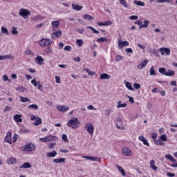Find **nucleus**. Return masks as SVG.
I'll list each match as a JSON object with an SVG mask.
<instances>
[{"instance_id": "22", "label": "nucleus", "mask_w": 177, "mask_h": 177, "mask_svg": "<svg viewBox=\"0 0 177 177\" xmlns=\"http://www.w3.org/2000/svg\"><path fill=\"white\" fill-rule=\"evenodd\" d=\"M121 103H122V102H121V101H119L118 102L117 109H122V108L124 109V108L127 107V103H123V104H121Z\"/></svg>"}, {"instance_id": "43", "label": "nucleus", "mask_w": 177, "mask_h": 177, "mask_svg": "<svg viewBox=\"0 0 177 177\" xmlns=\"http://www.w3.org/2000/svg\"><path fill=\"white\" fill-rule=\"evenodd\" d=\"M28 109H34L35 110H38V105L33 104L29 105L28 106Z\"/></svg>"}, {"instance_id": "10", "label": "nucleus", "mask_w": 177, "mask_h": 177, "mask_svg": "<svg viewBox=\"0 0 177 177\" xmlns=\"http://www.w3.org/2000/svg\"><path fill=\"white\" fill-rule=\"evenodd\" d=\"M139 140H140L141 142H143V145H145V146H148L150 147V144L149 143L148 140L147 139L145 138V136H140L138 137Z\"/></svg>"}, {"instance_id": "23", "label": "nucleus", "mask_w": 177, "mask_h": 177, "mask_svg": "<svg viewBox=\"0 0 177 177\" xmlns=\"http://www.w3.org/2000/svg\"><path fill=\"white\" fill-rule=\"evenodd\" d=\"M150 167L153 171H157V169H158V167H157V166H156L155 162L153 160L150 161Z\"/></svg>"}, {"instance_id": "28", "label": "nucleus", "mask_w": 177, "mask_h": 177, "mask_svg": "<svg viewBox=\"0 0 177 177\" xmlns=\"http://www.w3.org/2000/svg\"><path fill=\"white\" fill-rule=\"evenodd\" d=\"M119 3L124 6V8H128V3H127V0H119Z\"/></svg>"}, {"instance_id": "16", "label": "nucleus", "mask_w": 177, "mask_h": 177, "mask_svg": "<svg viewBox=\"0 0 177 177\" xmlns=\"http://www.w3.org/2000/svg\"><path fill=\"white\" fill-rule=\"evenodd\" d=\"M32 167V165H31L30 162H26L25 163H24L21 167H19L20 169H28V168H31Z\"/></svg>"}, {"instance_id": "58", "label": "nucleus", "mask_w": 177, "mask_h": 177, "mask_svg": "<svg viewBox=\"0 0 177 177\" xmlns=\"http://www.w3.org/2000/svg\"><path fill=\"white\" fill-rule=\"evenodd\" d=\"M73 60L76 63H80V62H81V58H80V57H76L73 58Z\"/></svg>"}, {"instance_id": "52", "label": "nucleus", "mask_w": 177, "mask_h": 177, "mask_svg": "<svg viewBox=\"0 0 177 177\" xmlns=\"http://www.w3.org/2000/svg\"><path fill=\"white\" fill-rule=\"evenodd\" d=\"M31 83L32 84L33 86H38V82L35 79H33L31 81Z\"/></svg>"}, {"instance_id": "25", "label": "nucleus", "mask_w": 177, "mask_h": 177, "mask_svg": "<svg viewBox=\"0 0 177 177\" xmlns=\"http://www.w3.org/2000/svg\"><path fill=\"white\" fill-rule=\"evenodd\" d=\"M55 156H57V152L56 151H53V152H48L46 154L47 157H51V158H55Z\"/></svg>"}, {"instance_id": "17", "label": "nucleus", "mask_w": 177, "mask_h": 177, "mask_svg": "<svg viewBox=\"0 0 177 177\" xmlns=\"http://www.w3.org/2000/svg\"><path fill=\"white\" fill-rule=\"evenodd\" d=\"M143 23L144 24H142V25L139 26V28H147V27H149V24H150V21L145 20Z\"/></svg>"}, {"instance_id": "5", "label": "nucleus", "mask_w": 177, "mask_h": 177, "mask_svg": "<svg viewBox=\"0 0 177 177\" xmlns=\"http://www.w3.org/2000/svg\"><path fill=\"white\" fill-rule=\"evenodd\" d=\"M85 129L90 135H93V132H95V127L91 123L86 124Z\"/></svg>"}, {"instance_id": "27", "label": "nucleus", "mask_w": 177, "mask_h": 177, "mask_svg": "<svg viewBox=\"0 0 177 177\" xmlns=\"http://www.w3.org/2000/svg\"><path fill=\"white\" fill-rule=\"evenodd\" d=\"M59 24H60V22L59 21H53L51 22L52 27L55 28H57V27H59Z\"/></svg>"}, {"instance_id": "44", "label": "nucleus", "mask_w": 177, "mask_h": 177, "mask_svg": "<svg viewBox=\"0 0 177 177\" xmlns=\"http://www.w3.org/2000/svg\"><path fill=\"white\" fill-rule=\"evenodd\" d=\"M76 43L78 46H82V45H84V41H82V39L76 40Z\"/></svg>"}, {"instance_id": "62", "label": "nucleus", "mask_w": 177, "mask_h": 177, "mask_svg": "<svg viewBox=\"0 0 177 177\" xmlns=\"http://www.w3.org/2000/svg\"><path fill=\"white\" fill-rule=\"evenodd\" d=\"M6 111H10V106H6L3 112L6 113Z\"/></svg>"}, {"instance_id": "45", "label": "nucleus", "mask_w": 177, "mask_h": 177, "mask_svg": "<svg viewBox=\"0 0 177 177\" xmlns=\"http://www.w3.org/2000/svg\"><path fill=\"white\" fill-rule=\"evenodd\" d=\"M91 161H95V162H100L101 159L99 157L93 156Z\"/></svg>"}, {"instance_id": "29", "label": "nucleus", "mask_w": 177, "mask_h": 177, "mask_svg": "<svg viewBox=\"0 0 177 177\" xmlns=\"http://www.w3.org/2000/svg\"><path fill=\"white\" fill-rule=\"evenodd\" d=\"M1 33L5 34L6 35H9V31L8 30V28L4 26L1 27Z\"/></svg>"}, {"instance_id": "18", "label": "nucleus", "mask_w": 177, "mask_h": 177, "mask_svg": "<svg viewBox=\"0 0 177 177\" xmlns=\"http://www.w3.org/2000/svg\"><path fill=\"white\" fill-rule=\"evenodd\" d=\"M14 120L16 122H23V119H21V115L19 114H16L14 116Z\"/></svg>"}, {"instance_id": "12", "label": "nucleus", "mask_w": 177, "mask_h": 177, "mask_svg": "<svg viewBox=\"0 0 177 177\" xmlns=\"http://www.w3.org/2000/svg\"><path fill=\"white\" fill-rule=\"evenodd\" d=\"M122 153L123 156H131V154H132V152H131V151L128 148H124L122 149Z\"/></svg>"}, {"instance_id": "8", "label": "nucleus", "mask_w": 177, "mask_h": 177, "mask_svg": "<svg viewBox=\"0 0 177 177\" xmlns=\"http://www.w3.org/2000/svg\"><path fill=\"white\" fill-rule=\"evenodd\" d=\"M60 37H62V31L61 30L56 31L51 35V38L53 39H56L57 38H60Z\"/></svg>"}, {"instance_id": "38", "label": "nucleus", "mask_w": 177, "mask_h": 177, "mask_svg": "<svg viewBox=\"0 0 177 177\" xmlns=\"http://www.w3.org/2000/svg\"><path fill=\"white\" fill-rule=\"evenodd\" d=\"M16 162H17V160L15 158H11L8 161V164H16Z\"/></svg>"}, {"instance_id": "56", "label": "nucleus", "mask_w": 177, "mask_h": 177, "mask_svg": "<svg viewBox=\"0 0 177 177\" xmlns=\"http://www.w3.org/2000/svg\"><path fill=\"white\" fill-rule=\"evenodd\" d=\"M133 88L136 89H140V84L135 83L133 84Z\"/></svg>"}, {"instance_id": "55", "label": "nucleus", "mask_w": 177, "mask_h": 177, "mask_svg": "<svg viewBox=\"0 0 177 177\" xmlns=\"http://www.w3.org/2000/svg\"><path fill=\"white\" fill-rule=\"evenodd\" d=\"M130 20H138L139 19V17L136 15H133L129 17Z\"/></svg>"}, {"instance_id": "32", "label": "nucleus", "mask_w": 177, "mask_h": 177, "mask_svg": "<svg viewBox=\"0 0 177 177\" xmlns=\"http://www.w3.org/2000/svg\"><path fill=\"white\" fill-rule=\"evenodd\" d=\"M165 75L167 77H172V76L175 75V71L169 70L167 71V73H165Z\"/></svg>"}, {"instance_id": "31", "label": "nucleus", "mask_w": 177, "mask_h": 177, "mask_svg": "<svg viewBox=\"0 0 177 177\" xmlns=\"http://www.w3.org/2000/svg\"><path fill=\"white\" fill-rule=\"evenodd\" d=\"M6 59H12V55H0V60H6Z\"/></svg>"}, {"instance_id": "41", "label": "nucleus", "mask_w": 177, "mask_h": 177, "mask_svg": "<svg viewBox=\"0 0 177 177\" xmlns=\"http://www.w3.org/2000/svg\"><path fill=\"white\" fill-rule=\"evenodd\" d=\"M159 73L160 74H162L163 75H165V74H167V70L165 69V68H160Z\"/></svg>"}, {"instance_id": "63", "label": "nucleus", "mask_w": 177, "mask_h": 177, "mask_svg": "<svg viewBox=\"0 0 177 177\" xmlns=\"http://www.w3.org/2000/svg\"><path fill=\"white\" fill-rule=\"evenodd\" d=\"M64 49V50L70 51V50H71V46H66Z\"/></svg>"}, {"instance_id": "39", "label": "nucleus", "mask_w": 177, "mask_h": 177, "mask_svg": "<svg viewBox=\"0 0 177 177\" xmlns=\"http://www.w3.org/2000/svg\"><path fill=\"white\" fill-rule=\"evenodd\" d=\"M20 100L22 103H26V102H30V99L26 97L20 96Z\"/></svg>"}, {"instance_id": "54", "label": "nucleus", "mask_w": 177, "mask_h": 177, "mask_svg": "<svg viewBox=\"0 0 177 177\" xmlns=\"http://www.w3.org/2000/svg\"><path fill=\"white\" fill-rule=\"evenodd\" d=\"M123 59L122 56L121 55H117L115 57L116 62H121V60Z\"/></svg>"}, {"instance_id": "47", "label": "nucleus", "mask_w": 177, "mask_h": 177, "mask_svg": "<svg viewBox=\"0 0 177 177\" xmlns=\"http://www.w3.org/2000/svg\"><path fill=\"white\" fill-rule=\"evenodd\" d=\"M83 71H86V73H88V75H91V76L95 74V73L91 72V71L88 68H84Z\"/></svg>"}, {"instance_id": "59", "label": "nucleus", "mask_w": 177, "mask_h": 177, "mask_svg": "<svg viewBox=\"0 0 177 177\" xmlns=\"http://www.w3.org/2000/svg\"><path fill=\"white\" fill-rule=\"evenodd\" d=\"M46 52L47 53H52V47L49 46L46 48Z\"/></svg>"}, {"instance_id": "24", "label": "nucleus", "mask_w": 177, "mask_h": 177, "mask_svg": "<svg viewBox=\"0 0 177 177\" xmlns=\"http://www.w3.org/2000/svg\"><path fill=\"white\" fill-rule=\"evenodd\" d=\"M116 167L120 172H121L122 176H125V175H127V173L125 172V170H124V168H122V167L119 165H116Z\"/></svg>"}, {"instance_id": "37", "label": "nucleus", "mask_w": 177, "mask_h": 177, "mask_svg": "<svg viewBox=\"0 0 177 177\" xmlns=\"http://www.w3.org/2000/svg\"><path fill=\"white\" fill-rule=\"evenodd\" d=\"M11 33L13 35H17L19 34V31H17V28L12 27L11 30Z\"/></svg>"}, {"instance_id": "3", "label": "nucleus", "mask_w": 177, "mask_h": 177, "mask_svg": "<svg viewBox=\"0 0 177 177\" xmlns=\"http://www.w3.org/2000/svg\"><path fill=\"white\" fill-rule=\"evenodd\" d=\"M19 15L21 16V17H23V19H28V16L31 15V11L22 8L19 10Z\"/></svg>"}, {"instance_id": "46", "label": "nucleus", "mask_w": 177, "mask_h": 177, "mask_svg": "<svg viewBox=\"0 0 177 177\" xmlns=\"http://www.w3.org/2000/svg\"><path fill=\"white\" fill-rule=\"evenodd\" d=\"M62 138L64 140V142H66V143H68V139L67 138V135L62 134Z\"/></svg>"}, {"instance_id": "30", "label": "nucleus", "mask_w": 177, "mask_h": 177, "mask_svg": "<svg viewBox=\"0 0 177 177\" xmlns=\"http://www.w3.org/2000/svg\"><path fill=\"white\" fill-rule=\"evenodd\" d=\"M162 140H155L154 143L156 144L158 146H164L165 143L164 142H162Z\"/></svg>"}, {"instance_id": "6", "label": "nucleus", "mask_w": 177, "mask_h": 177, "mask_svg": "<svg viewBox=\"0 0 177 177\" xmlns=\"http://www.w3.org/2000/svg\"><path fill=\"white\" fill-rule=\"evenodd\" d=\"M31 121H35V120H37L36 122L34 123V125L37 127L38 125H41L42 124V119L39 117H35L34 115H32L30 116Z\"/></svg>"}, {"instance_id": "20", "label": "nucleus", "mask_w": 177, "mask_h": 177, "mask_svg": "<svg viewBox=\"0 0 177 177\" xmlns=\"http://www.w3.org/2000/svg\"><path fill=\"white\" fill-rule=\"evenodd\" d=\"M66 162V158H62L59 159H53V162H55L56 164H59L60 162Z\"/></svg>"}, {"instance_id": "1", "label": "nucleus", "mask_w": 177, "mask_h": 177, "mask_svg": "<svg viewBox=\"0 0 177 177\" xmlns=\"http://www.w3.org/2000/svg\"><path fill=\"white\" fill-rule=\"evenodd\" d=\"M80 124L81 122H80V120H78V118H73V119L68 120L67 125L73 129H77L80 128Z\"/></svg>"}, {"instance_id": "64", "label": "nucleus", "mask_w": 177, "mask_h": 177, "mask_svg": "<svg viewBox=\"0 0 177 177\" xmlns=\"http://www.w3.org/2000/svg\"><path fill=\"white\" fill-rule=\"evenodd\" d=\"M167 176L174 177L175 176V174L168 172V173H167Z\"/></svg>"}, {"instance_id": "53", "label": "nucleus", "mask_w": 177, "mask_h": 177, "mask_svg": "<svg viewBox=\"0 0 177 177\" xmlns=\"http://www.w3.org/2000/svg\"><path fill=\"white\" fill-rule=\"evenodd\" d=\"M110 113H111V109H108L105 111V115L109 117L110 115Z\"/></svg>"}, {"instance_id": "2", "label": "nucleus", "mask_w": 177, "mask_h": 177, "mask_svg": "<svg viewBox=\"0 0 177 177\" xmlns=\"http://www.w3.org/2000/svg\"><path fill=\"white\" fill-rule=\"evenodd\" d=\"M22 151H34L35 150V145L30 143L26 144L21 147Z\"/></svg>"}, {"instance_id": "33", "label": "nucleus", "mask_w": 177, "mask_h": 177, "mask_svg": "<svg viewBox=\"0 0 177 177\" xmlns=\"http://www.w3.org/2000/svg\"><path fill=\"white\" fill-rule=\"evenodd\" d=\"M56 139H57V138H56L55 136H47L48 142H53V140H56Z\"/></svg>"}, {"instance_id": "7", "label": "nucleus", "mask_w": 177, "mask_h": 177, "mask_svg": "<svg viewBox=\"0 0 177 177\" xmlns=\"http://www.w3.org/2000/svg\"><path fill=\"white\" fill-rule=\"evenodd\" d=\"M4 140L7 142V143H10V145H12V132L11 131H8L6 133Z\"/></svg>"}, {"instance_id": "9", "label": "nucleus", "mask_w": 177, "mask_h": 177, "mask_svg": "<svg viewBox=\"0 0 177 177\" xmlns=\"http://www.w3.org/2000/svg\"><path fill=\"white\" fill-rule=\"evenodd\" d=\"M72 8L73 9V10H77V12H80V10H82V9H84V6L73 3Z\"/></svg>"}, {"instance_id": "4", "label": "nucleus", "mask_w": 177, "mask_h": 177, "mask_svg": "<svg viewBox=\"0 0 177 177\" xmlns=\"http://www.w3.org/2000/svg\"><path fill=\"white\" fill-rule=\"evenodd\" d=\"M52 44V40L49 39H42L39 41V45L41 48H45V46H49V45Z\"/></svg>"}, {"instance_id": "34", "label": "nucleus", "mask_w": 177, "mask_h": 177, "mask_svg": "<svg viewBox=\"0 0 177 177\" xmlns=\"http://www.w3.org/2000/svg\"><path fill=\"white\" fill-rule=\"evenodd\" d=\"M160 140H162V142H167L168 138H167V135L162 134L160 136Z\"/></svg>"}, {"instance_id": "49", "label": "nucleus", "mask_w": 177, "mask_h": 177, "mask_svg": "<svg viewBox=\"0 0 177 177\" xmlns=\"http://www.w3.org/2000/svg\"><path fill=\"white\" fill-rule=\"evenodd\" d=\"M165 53L167 56H169V55H171V50L168 48H165Z\"/></svg>"}, {"instance_id": "11", "label": "nucleus", "mask_w": 177, "mask_h": 177, "mask_svg": "<svg viewBox=\"0 0 177 177\" xmlns=\"http://www.w3.org/2000/svg\"><path fill=\"white\" fill-rule=\"evenodd\" d=\"M129 45V41H122L121 40H119L118 41V46L119 48H120V49H122V48H124V46H128Z\"/></svg>"}, {"instance_id": "51", "label": "nucleus", "mask_w": 177, "mask_h": 177, "mask_svg": "<svg viewBox=\"0 0 177 177\" xmlns=\"http://www.w3.org/2000/svg\"><path fill=\"white\" fill-rule=\"evenodd\" d=\"M25 53H26V55H34V53H32V52L31 51V49H30V48H27L25 51Z\"/></svg>"}, {"instance_id": "26", "label": "nucleus", "mask_w": 177, "mask_h": 177, "mask_svg": "<svg viewBox=\"0 0 177 177\" xmlns=\"http://www.w3.org/2000/svg\"><path fill=\"white\" fill-rule=\"evenodd\" d=\"M126 87L127 88V89H129V91H133V87H132V84H131V82H124Z\"/></svg>"}, {"instance_id": "13", "label": "nucleus", "mask_w": 177, "mask_h": 177, "mask_svg": "<svg viewBox=\"0 0 177 177\" xmlns=\"http://www.w3.org/2000/svg\"><path fill=\"white\" fill-rule=\"evenodd\" d=\"M147 63H149L148 60L143 61L138 66V68L142 70L144 67H146V66H147Z\"/></svg>"}, {"instance_id": "42", "label": "nucleus", "mask_w": 177, "mask_h": 177, "mask_svg": "<svg viewBox=\"0 0 177 177\" xmlns=\"http://www.w3.org/2000/svg\"><path fill=\"white\" fill-rule=\"evenodd\" d=\"M149 75H156V70H154V66H151L149 71Z\"/></svg>"}, {"instance_id": "61", "label": "nucleus", "mask_w": 177, "mask_h": 177, "mask_svg": "<svg viewBox=\"0 0 177 177\" xmlns=\"http://www.w3.org/2000/svg\"><path fill=\"white\" fill-rule=\"evenodd\" d=\"M25 89H26V88H25L24 87H23V86L17 88V91H19L20 92H24V90H25Z\"/></svg>"}, {"instance_id": "35", "label": "nucleus", "mask_w": 177, "mask_h": 177, "mask_svg": "<svg viewBox=\"0 0 177 177\" xmlns=\"http://www.w3.org/2000/svg\"><path fill=\"white\" fill-rule=\"evenodd\" d=\"M82 17L85 19V20H93V17L89 15H84L82 16Z\"/></svg>"}, {"instance_id": "50", "label": "nucleus", "mask_w": 177, "mask_h": 177, "mask_svg": "<svg viewBox=\"0 0 177 177\" xmlns=\"http://www.w3.org/2000/svg\"><path fill=\"white\" fill-rule=\"evenodd\" d=\"M116 128L118 129H125V127H124V123L120 124V126L118 124H116Z\"/></svg>"}, {"instance_id": "40", "label": "nucleus", "mask_w": 177, "mask_h": 177, "mask_svg": "<svg viewBox=\"0 0 177 177\" xmlns=\"http://www.w3.org/2000/svg\"><path fill=\"white\" fill-rule=\"evenodd\" d=\"M97 42H109V39L106 37H100L97 39Z\"/></svg>"}, {"instance_id": "36", "label": "nucleus", "mask_w": 177, "mask_h": 177, "mask_svg": "<svg viewBox=\"0 0 177 177\" xmlns=\"http://www.w3.org/2000/svg\"><path fill=\"white\" fill-rule=\"evenodd\" d=\"M135 5H137L138 6H145V2L143 1H138L137 0H134Z\"/></svg>"}, {"instance_id": "19", "label": "nucleus", "mask_w": 177, "mask_h": 177, "mask_svg": "<svg viewBox=\"0 0 177 177\" xmlns=\"http://www.w3.org/2000/svg\"><path fill=\"white\" fill-rule=\"evenodd\" d=\"M57 109L59 111H62V113H64L65 111H68V107H66V106H58Z\"/></svg>"}, {"instance_id": "15", "label": "nucleus", "mask_w": 177, "mask_h": 177, "mask_svg": "<svg viewBox=\"0 0 177 177\" xmlns=\"http://www.w3.org/2000/svg\"><path fill=\"white\" fill-rule=\"evenodd\" d=\"M35 60L39 64V66H42L44 63V58L41 56H37Z\"/></svg>"}, {"instance_id": "14", "label": "nucleus", "mask_w": 177, "mask_h": 177, "mask_svg": "<svg viewBox=\"0 0 177 177\" xmlns=\"http://www.w3.org/2000/svg\"><path fill=\"white\" fill-rule=\"evenodd\" d=\"M111 76L107 73H102L100 75V80H110Z\"/></svg>"}, {"instance_id": "57", "label": "nucleus", "mask_w": 177, "mask_h": 177, "mask_svg": "<svg viewBox=\"0 0 177 177\" xmlns=\"http://www.w3.org/2000/svg\"><path fill=\"white\" fill-rule=\"evenodd\" d=\"M104 26H111L113 24V21H106L104 22Z\"/></svg>"}, {"instance_id": "21", "label": "nucleus", "mask_w": 177, "mask_h": 177, "mask_svg": "<svg viewBox=\"0 0 177 177\" xmlns=\"http://www.w3.org/2000/svg\"><path fill=\"white\" fill-rule=\"evenodd\" d=\"M165 158H167V160H169L170 161H171V162H176V159L174 158V156H172L170 154L166 155Z\"/></svg>"}, {"instance_id": "60", "label": "nucleus", "mask_w": 177, "mask_h": 177, "mask_svg": "<svg viewBox=\"0 0 177 177\" xmlns=\"http://www.w3.org/2000/svg\"><path fill=\"white\" fill-rule=\"evenodd\" d=\"M151 138H152V139H153L154 140H156V139H157V133H151Z\"/></svg>"}, {"instance_id": "48", "label": "nucleus", "mask_w": 177, "mask_h": 177, "mask_svg": "<svg viewBox=\"0 0 177 177\" xmlns=\"http://www.w3.org/2000/svg\"><path fill=\"white\" fill-rule=\"evenodd\" d=\"M88 28H89L90 30H91V31H93V32L94 34H99V31L96 30V29H95L92 26H88Z\"/></svg>"}]
</instances>
